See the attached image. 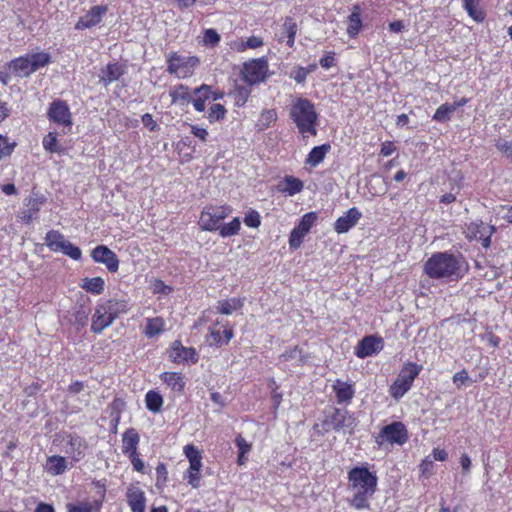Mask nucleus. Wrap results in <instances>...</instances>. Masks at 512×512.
<instances>
[{
    "mask_svg": "<svg viewBox=\"0 0 512 512\" xmlns=\"http://www.w3.org/2000/svg\"><path fill=\"white\" fill-rule=\"evenodd\" d=\"M187 481L193 488H198L200 485V471L188 469Z\"/></svg>",
    "mask_w": 512,
    "mask_h": 512,
    "instance_id": "56",
    "label": "nucleus"
},
{
    "mask_svg": "<svg viewBox=\"0 0 512 512\" xmlns=\"http://www.w3.org/2000/svg\"><path fill=\"white\" fill-rule=\"evenodd\" d=\"M127 502L133 512H145L146 498L139 487H129L126 493Z\"/></svg>",
    "mask_w": 512,
    "mask_h": 512,
    "instance_id": "22",
    "label": "nucleus"
},
{
    "mask_svg": "<svg viewBox=\"0 0 512 512\" xmlns=\"http://www.w3.org/2000/svg\"><path fill=\"white\" fill-rule=\"evenodd\" d=\"M44 198H31L28 202V211L32 212L33 214H36L40 206L43 204Z\"/></svg>",
    "mask_w": 512,
    "mask_h": 512,
    "instance_id": "59",
    "label": "nucleus"
},
{
    "mask_svg": "<svg viewBox=\"0 0 512 512\" xmlns=\"http://www.w3.org/2000/svg\"><path fill=\"white\" fill-rule=\"evenodd\" d=\"M469 379V376H468V373L466 370H461L459 372H457L454 376H453V382L457 385L459 384H464L467 380Z\"/></svg>",
    "mask_w": 512,
    "mask_h": 512,
    "instance_id": "64",
    "label": "nucleus"
},
{
    "mask_svg": "<svg viewBox=\"0 0 512 512\" xmlns=\"http://www.w3.org/2000/svg\"><path fill=\"white\" fill-rule=\"evenodd\" d=\"M235 443L242 454H247L251 450V445L241 435L236 437Z\"/></svg>",
    "mask_w": 512,
    "mask_h": 512,
    "instance_id": "57",
    "label": "nucleus"
},
{
    "mask_svg": "<svg viewBox=\"0 0 512 512\" xmlns=\"http://www.w3.org/2000/svg\"><path fill=\"white\" fill-rule=\"evenodd\" d=\"M379 438H384L389 443L404 444L408 439L407 429L402 422H393L381 429Z\"/></svg>",
    "mask_w": 512,
    "mask_h": 512,
    "instance_id": "11",
    "label": "nucleus"
},
{
    "mask_svg": "<svg viewBox=\"0 0 512 512\" xmlns=\"http://www.w3.org/2000/svg\"><path fill=\"white\" fill-rule=\"evenodd\" d=\"M164 330V320L161 317L148 318L145 326L144 334L148 338H154L161 334Z\"/></svg>",
    "mask_w": 512,
    "mask_h": 512,
    "instance_id": "34",
    "label": "nucleus"
},
{
    "mask_svg": "<svg viewBox=\"0 0 512 512\" xmlns=\"http://www.w3.org/2000/svg\"><path fill=\"white\" fill-rule=\"evenodd\" d=\"M152 290L153 293L155 294H168L169 292H171V288L159 279H155L153 281Z\"/></svg>",
    "mask_w": 512,
    "mask_h": 512,
    "instance_id": "53",
    "label": "nucleus"
},
{
    "mask_svg": "<svg viewBox=\"0 0 512 512\" xmlns=\"http://www.w3.org/2000/svg\"><path fill=\"white\" fill-rule=\"evenodd\" d=\"M184 452L188 460L202 458L200 452L193 445L185 446Z\"/></svg>",
    "mask_w": 512,
    "mask_h": 512,
    "instance_id": "63",
    "label": "nucleus"
},
{
    "mask_svg": "<svg viewBox=\"0 0 512 512\" xmlns=\"http://www.w3.org/2000/svg\"><path fill=\"white\" fill-rule=\"evenodd\" d=\"M232 212L230 206L208 207L202 211L199 225L204 231H215L221 226V221Z\"/></svg>",
    "mask_w": 512,
    "mask_h": 512,
    "instance_id": "7",
    "label": "nucleus"
},
{
    "mask_svg": "<svg viewBox=\"0 0 512 512\" xmlns=\"http://www.w3.org/2000/svg\"><path fill=\"white\" fill-rule=\"evenodd\" d=\"M495 232L494 226L480 222H471L466 226L465 234L470 240L481 241L484 248H488L491 244V236Z\"/></svg>",
    "mask_w": 512,
    "mask_h": 512,
    "instance_id": "10",
    "label": "nucleus"
},
{
    "mask_svg": "<svg viewBox=\"0 0 512 512\" xmlns=\"http://www.w3.org/2000/svg\"><path fill=\"white\" fill-rule=\"evenodd\" d=\"M50 61L51 57L47 52H34L11 60L8 69L15 77L26 78L47 66Z\"/></svg>",
    "mask_w": 512,
    "mask_h": 512,
    "instance_id": "4",
    "label": "nucleus"
},
{
    "mask_svg": "<svg viewBox=\"0 0 512 512\" xmlns=\"http://www.w3.org/2000/svg\"><path fill=\"white\" fill-rule=\"evenodd\" d=\"M64 255L69 256L73 260H79L81 258L82 252L79 247L73 245L71 242L67 241L64 247L60 251Z\"/></svg>",
    "mask_w": 512,
    "mask_h": 512,
    "instance_id": "47",
    "label": "nucleus"
},
{
    "mask_svg": "<svg viewBox=\"0 0 512 512\" xmlns=\"http://www.w3.org/2000/svg\"><path fill=\"white\" fill-rule=\"evenodd\" d=\"M240 220L239 218H234L230 223L221 225L219 230V234L222 237H230L236 235L240 230Z\"/></svg>",
    "mask_w": 512,
    "mask_h": 512,
    "instance_id": "41",
    "label": "nucleus"
},
{
    "mask_svg": "<svg viewBox=\"0 0 512 512\" xmlns=\"http://www.w3.org/2000/svg\"><path fill=\"white\" fill-rule=\"evenodd\" d=\"M382 348L383 341L381 338L366 336L359 342L356 349V355L359 358H365L380 351Z\"/></svg>",
    "mask_w": 512,
    "mask_h": 512,
    "instance_id": "20",
    "label": "nucleus"
},
{
    "mask_svg": "<svg viewBox=\"0 0 512 512\" xmlns=\"http://www.w3.org/2000/svg\"><path fill=\"white\" fill-rule=\"evenodd\" d=\"M139 443V435L133 429L128 430L123 435V452L125 454H135Z\"/></svg>",
    "mask_w": 512,
    "mask_h": 512,
    "instance_id": "33",
    "label": "nucleus"
},
{
    "mask_svg": "<svg viewBox=\"0 0 512 512\" xmlns=\"http://www.w3.org/2000/svg\"><path fill=\"white\" fill-rule=\"evenodd\" d=\"M462 257L450 252H437L424 264L428 277L438 280H458L463 276Z\"/></svg>",
    "mask_w": 512,
    "mask_h": 512,
    "instance_id": "2",
    "label": "nucleus"
},
{
    "mask_svg": "<svg viewBox=\"0 0 512 512\" xmlns=\"http://www.w3.org/2000/svg\"><path fill=\"white\" fill-rule=\"evenodd\" d=\"M290 117L301 134L313 136L317 134L318 114L314 104L308 99L299 97L293 100L290 107Z\"/></svg>",
    "mask_w": 512,
    "mask_h": 512,
    "instance_id": "3",
    "label": "nucleus"
},
{
    "mask_svg": "<svg viewBox=\"0 0 512 512\" xmlns=\"http://www.w3.org/2000/svg\"><path fill=\"white\" fill-rule=\"evenodd\" d=\"M330 145L329 144H323L321 146H316L314 147L307 159H306V164L312 166V167H316L317 165H319L325 158L327 152L330 150Z\"/></svg>",
    "mask_w": 512,
    "mask_h": 512,
    "instance_id": "32",
    "label": "nucleus"
},
{
    "mask_svg": "<svg viewBox=\"0 0 512 512\" xmlns=\"http://www.w3.org/2000/svg\"><path fill=\"white\" fill-rule=\"evenodd\" d=\"M124 73L122 66L119 63H110L100 72V82L105 86L118 80Z\"/></svg>",
    "mask_w": 512,
    "mask_h": 512,
    "instance_id": "25",
    "label": "nucleus"
},
{
    "mask_svg": "<svg viewBox=\"0 0 512 512\" xmlns=\"http://www.w3.org/2000/svg\"><path fill=\"white\" fill-rule=\"evenodd\" d=\"M362 22L360 18V8L355 6L351 15L349 16V24L347 27V32L351 37H354L358 34L361 29Z\"/></svg>",
    "mask_w": 512,
    "mask_h": 512,
    "instance_id": "37",
    "label": "nucleus"
},
{
    "mask_svg": "<svg viewBox=\"0 0 512 512\" xmlns=\"http://www.w3.org/2000/svg\"><path fill=\"white\" fill-rule=\"evenodd\" d=\"M114 320L115 318L108 310L106 305H99L96 308L95 313L93 315L91 330L94 333H101L104 329L109 327Z\"/></svg>",
    "mask_w": 512,
    "mask_h": 512,
    "instance_id": "16",
    "label": "nucleus"
},
{
    "mask_svg": "<svg viewBox=\"0 0 512 512\" xmlns=\"http://www.w3.org/2000/svg\"><path fill=\"white\" fill-rule=\"evenodd\" d=\"M223 336L220 330H210V334L208 336V342L210 345H215L217 347H221L224 345Z\"/></svg>",
    "mask_w": 512,
    "mask_h": 512,
    "instance_id": "50",
    "label": "nucleus"
},
{
    "mask_svg": "<svg viewBox=\"0 0 512 512\" xmlns=\"http://www.w3.org/2000/svg\"><path fill=\"white\" fill-rule=\"evenodd\" d=\"M66 453L69 454L73 461L78 462L85 456L87 443L84 438L76 434H69L65 438Z\"/></svg>",
    "mask_w": 512,
    "mask_h": 512,
    "instance_id": "14",
    "label": "nucleus"
},
{
    "mask_svg": "<svg viewBox=\"0 0 512 512\" xmlns=\"http://www.w3.org/2000/svg\"><path fill=\"white\" fill-rule=\"evenodd\" d=\"M48 118L59 125L70 126L72 124L69 107L62 100H55L50 104Z\"/></svg>",
    "mask_w": 512,
    "mask_h": 512,
    "instance_id": "12",
    "label": "nucleus"
},
{
    "mask_svg": "<svg viewBox=\"0 0 512 512\" xmlns=\"http://www.w3.org/2000/svg\"><path fill=\"white\" fill-rule=\"evenodd\" d=\"M317 220V214L315 212L306 213L299 224L291 231L289 237V245L293 249H297L302 244L303 238L309 232L311 227Z\"/></svg>",
    "mask_w": 512,
    "mask_h": 512,
    "instance_id": "9",
    "label": "nucleus"
},
{
    "mask_svg": "<svg viewBox=\"0 0 512 512\" xmlns=\"http://www.w3.org/2000/svg\"><path fill=\"white\" fill-rule=\"evenodd\" d=\"M302 189V181L293 176H286L284 180L279 184V190L288 193L290 196L301 192Z\"/></svg>",
    "mask_w": 512,
    "mask_h": 512,
    "instance_id": "30",
    "label": "nucleus"
},
{
    "mask_svg": "<svg viewBox=\"0 0 512 512\" xmlns=\"http://www.w3.org/2000/svg\"><path fill=\"white\" fill-rule=\"evenodd\" d=\"M107 7L102 5L93 6L75 25L78 30L91 28L99 24L106 14Z\"/></svg>",
    "mask_w": 512,
    "mask_h": 512,
    "instance_id": "15",
    "label": "nucleus"
},
{
    "mask_svg": "<svg viewBox=\"0 0 512 512\" xmlns=\"http://www.w3.org/2000/svg\"><path fill=\"white\" fill-rule=\"evenodd\" d=\"M212 88L209 85L202 84L200 87H197L193 90V97L196 99H200L203 103H206L207 100L211 99Z\"/></svg>",
    "mask_w": 512,
    "mask_h": 512,
    "instance_id": "44",
    "label": "nucleus"
},
{
    "mask_svg": "<svg viewBox=\"0 0 512 512\" xmlns=\"http://www.w3.org/2000/svg\"><path fill=\"white\" fill-rule=\"evenodd\" d=\"M297 32V24L291 17H286L282 25V32L279 41H284L287 38V45L292 47L295 42V35Z\"/></svg>",
    "mask_w": 512,
    "mask_h": 512,
    "instance_id": "28",
    "label": "nucleus"
},
{
    "mask_svg": "<svg viewBox=\"0 0 512 512\" xmlns=\"http://www.w3.org/2000/svg\"><path fill=\"white\" fill-rule=\"evenodd\" d=\"M496 147L512 161V143L508 141H497Z\"/></svg>",
    "mask_w": 512,
    "mask_h": 512,
    "instance_id": "54",
    "label": "nucleus"
},
{
    "mask_svg": "<svg viewBox=\"0 0 512 512\" xmlns=\"http://www.w3.org/2000/svg\"><path fill=\"white\" fill-rule=\"evenodd\" d=\"M113 317L116 319L120 314L126 313L128 310L127 302L122 300H109L104 303Z\"/></svg>",
    "mask_w": 512,
    "mask_h": 512,
    "instance_id": "42",
    "label": "nucleus"
},
{
    "mask_svg": "<svg viewBox=\"0 0 512 512\" xmlns=\"http://www.w3.org/2000/svg\"><path fill=\"white\" fill-rule=\"evenodd\" d=\"M43 147L49 152H59L60 148L55 133H48L43 139Z\"/></svg>",
    "mask_w": 512,
    "mask_h": 512,
    "instance_id": "46",
    "label": "nucleus"
},
{
    "mask_svg": "<svg viewBox=\"0 0 512 512\" xmlns=\"http://www.w3.org/2000/svg\"><path fill=\"white\" fill-rule=\"evenodd\" d=\"M191 133L197 137L199 140H201L202 142H206L207 141V137H208V131L205 129V128H202V127H199V126H196V125H191Z\"/></svg>",
    "mask_w": 512,
    "mask_h": 512,
    "instance_id": "55",
    "label": "nucleus"
},
{
    "mask_svg": "<svg viewBox=\"0 0 512 512\" xmlns=\"http://www.w3.org/2000/svg\"><path fill=\"white\" fill-rule=\"evenodd\" d=\"M161 379L174 391L181 392L184 389L185 381L180 373L165 372L161 374Z\"/></svg>",
    "mask_w": 512,
    "mask_h": 512,
    "instance_id": "31",
    "label": "nucleus"
},
{
    "mask_svg": "<svg viewBox=\"0 0 512 512\" xmlns=\"http://www.w3.org/2000/svg\"><path fill=\"white\" fill-rule=\"evenodd\" d=\"M331 424L335 431L343 430L348 433H351L356 425L355 418L347 410L343 409H335L331 417Z\"/></svg>",
    "mask_w": 512,
    "mask_h": 512,
    "instance_id": "17",
    "label": "nucleus"
},
{
    "mask_svg": "<svg viewBox=\"0 0 512 512\" xmlns=\"http://www.w3.org/2000/svg\"><path fill=\"white\" fill-rule=\"evenodd\" d=\"M227 110L222 104H213L209 110L207 118L210 123L222 120L226 115Z\"/></svg>",
    "mask_w": 512,
    "mask_h": 512,
    "instance_id": "43",
    "label": "nucleus"
},
{
    "mask_svg": "<svg viewBox=\"0 0 512 512\" xmlns=\"http://www.w3.org/2000/svg\"><path fill=\"white\" fill-rule=\"evenodd\" d=\"M249 94H250V91H249L248 88H246V87H238L236 89V93H235L236 104L238 106H243L247 102Z\"/></svg>",
    "mask_w": 512,
    "mask_h": 512,
    "instance_id": "51",
    "label": "nucleus"
},
{
    "mask_svg": "<svg viewBox=\"0 0 512 512\" xmlns=\"http://www.w3.org/2000/svg\"><path fill=\"white\" fill-rule=\"evenodd\" d=\"M478 4V0H463V6L467 11L468 15L475 19L476 21L483 20V16L481 12L476 10V6Z\"/></svg>",
    "mask_w": 512,
    "mask_h": 512,
    "instance_id": "45",
    "label": "nucleus"
},
{
    "mask_svg": "<svg viewBox=\"0 0 512 512\" xmlns=\"http://www.w3.org/2000/svg\"><path fill=\"white\" fill-rule=\"evenodd\" d=\"M169 357L176 363L189 360L193 363L198 361L195 349L191 347H184L180 341L173 342Z\"/></svg>",
    "mask_w": 512,
    "mask_h": 512,
    "instance_id": "18",
    "label": "nucleus"
},
{
    "mask_svg": "<svg viewBox=\"0 0 512 512\" xmlns=\"http://www.w3.org/2000/svg\"><path fill=\"white\" fill-rule=\"evenodd\" d=\"M243 306V300L240 298H231L228 300L219 301L217 310L224 315H230L234 311L241 309Z\"/></svg>",
    "mask_w": 512,
    "mask_h": 512,
    "instance_id": "35",
    "label": "nucleus"
},
{
    "mask_svg": "<svg viewBox=\"0 0 512 512\" xmlns=\"http://www.w3.org/2000/svg\"><path fill=\"white\" fill-rule=\"evenodd\" d=\"M308 75V71L304 67H298L296 70L292 73V78L297 83H303L306 80V77Z\"/></svg>",
    "mask_w": 512,
    "mask_h": 512,
    "instance_id": "58",
    "label": "nucleus"
},
{
    "mask_svg": "<svg viewBox=\"0 0 512 512\" xmlns=\"http://www.w3.org/2000/svg\"><path fill=\"white\" fill-rule=\"evenodd\" d=\"M360 218L361 213L359 210L355 207H352L344 216H341L336 220L334 229L339 234L346 233L358 223Z\"/></svg>",
    "mask_w": 512,
    "mask_h": 512,
    "instance_id": "21",
    "label": "nucleus"
},
{
    "mask_svg": "<svg viewBox=\"0 0 512 512\" xmlns=\"http://www.w3.org/2000/svg\"><path fill=\"white\" fill-rule=\"evenodd\" d=\"M104 280L101 277L86 278L82 288L93 294H100L104 290Z\"/></svg>",
    "mask_w": 512,
    "mask_h": 512,
    "instance_id": "38",
    "label": "nucleus"
},
{
    "mask_svg": "<svg viewBox=\"0 0 512 512\" xmlns=\"http://www.w3.org/2000/svg\"><path fill=\"white\" fill-rule=\"evenodd\" d=\"M169 95L171 97L172 103L186 105L191 102L193 92H190L188 86L180 84L171 89Z\"/></svg>",
    "mask_w": 512,
    "mask_h": 512,
    "instance_id": "27",
    "label": "nucleus"
},
{
    "mask_svg": "<svg viewBox=\"0 0 512 512\" xmlns=\"http://www.w3.org/2000/svg\"><path fill=\"white\" fill-rule=\"evenodd\" d=\"M15 144H9L8 139L0 135V158L10 155Z\"/></svg>",
    "mask_w": 512,
    "mask_h": 512,
    "instance_id": "52",
    "label": "nucleus"
},
{
    "mask_svg": "<svg viewBox=\"0 0 512 512\" xmlns=\"http://www.w3.org/2000/svg\"><path fill=\"white\" fill-rule=\"evenodd\" d=\"M277 120V112L275 109H266L263 110L258 121H257V129L259 131H263L270 127L272 123Z\"/></svg>",
    "mask_w": 512,
    "mask_h": 512,
    "instance_id": "36",
    "label": "nucleus"
},
{
    "mask_svg": "<svg viewBox=\"0 0 512 512\" xmlns=\"http://www.w3.org/2000/svg\"><path fill=\"white\" fill-rule=\"evenodd\" d=\"M67 241L63 234L55 230L49 231L45 237V244L54 252H60Z\"/></svg>",
    "mask_w": 512,
    "mask_h": 512,
    "instance_id": "29",
    "label": "nucleus"
},
{
    "mask_svg": "<svg viewBox=\"0 0 512 512\" xmlns=\"http://www.w3.org/2000/svg\"><path fill=\"white\" fill-rule=\"evenodd\" d=\"M268 65L264 59H254L244 64L243 79L249 84L253 85L263 81L266 77Z\"/></svg>",
    "mask_w": 512,
    "mask_h": 512,
    "instance_id": "8",
    "label": "nucleus"
},
{
    "mask_svg": "<svg viewBox=\"0 0 512 512\" xmlns=\"http://www.w3.org/2000/svg\"><path fill=\"white\" fill-rule=\"evenodd\" d=\"M91 256L95 262L105 264L110 272H116L119 268L117 255L106 246L99 245L95 247Z\"/></svg>",
    "mask_w": 512,
    "mask_h": 512,
    "instance_id": "13",
    "label": "nucleus"
},
{
    "mask_svg": "<svg viewBox=\"0 0 512 512\" xmlns=\"http://www.w3.org/2000/svg\"><path fill=\"white\" fill-rule=\"evenodd\" d=\"M101 490V499L94 501H82L77 504L68 503L66 505L67 512H100L103 498L105 495L104 485H101L99 481L95 483Z\"/></svg>",
    "mask_w": 512,
    "mask_h": 512,
    "instance_id": "19",
    "label": "nucleus"
},
{
    "mask_svg": "<svg viewBox=\"0 0 512 512\" xmlns=\"http://www.w3.org/2000/svg\"><path fill=\"white\" fill-rule=\"evenodd\" d=\"M147 408L152 412H159L163 404L162 396L155 391H149L145 396Z\"/></svg>",
    "mask_w": 512,
    "mask_h": 512,
    "instance_id": "39",
    "label": "nucleus"
},
{
    "mask_svg": "<svg viewBox=\"0 0 512 512\" xmlns=\"http://www.w3.org/2000/svg\"><path fill=\"white\" fill-rule=\"evenodd\" d=\"M244 223L248 227L258 228L261 224L259 213L255 210H250L244 218Z\"/></svg>",
    "mask_w": 512,
    "mask_h": 512,
    "instance_id": "48",
    "label": "nucleus"
},
{
    "mask_svg": "<svg viewBox=\"0 0 512 512\" xmlns=\"http://www.w3.org/2000/svg\"><path fill=\"white\" fill-rule=\"evenodd\" d=\"M68 468V463L65 457L59 456V455H53L48 457L45 469L46 471L53 475H61L63 474Z\"/></svg>",
    "mask_w": 512,
    "mask_h": 512,
    "instance_id": "26",
    "label": "nucleus"
},
{
    "mask_svg": "<svg viewBox=\"0 0 512 512\" xmlns=\"http://www.w3.org/2000/svg\"><path fill=\"white\" fill-rule=\"evenodd\" d=\"M220 41V35L214 29H207L204 33V43L215 46Z\"/></svg>",
    "mask_w": 512,
    "mask_h": 512,
    "instance_id": "49",
    "label": "nucleus"
},
{
    "mask_svg": "<svg viewBox=\"0 0 512 512\" xmlns=\"http://www.w3.org/2000/svg\"><path fill=\"white\" fill-rule=\"evenodd\" d=\"M129 458H130L131 463H132V465H133V467H134V469H135L136 471H139V472L143 471V469H144V463H143V461L139 458V454H138L137 452H135V454H134V453H133V454H130V455H129Z\"/></svg>",
    "mask_w": 512,
    "mask_h": 512,
    "instance_id": "62",
    "label": "nucleus"
},
{
    "mask_svg": "<svg viewBox=\"0 0 512 512\" xmlns=\"http://www.w3.org/2000/svg\"><path fill=\"white\" fill-rule=\"evenodd\" d=\"M333 391L335 392L337 402L339 404H349L354 397L355 390L352 384L337 379L333 384Z\"/></svg>",
    "mask_w": 512,
    "mask_h": 512,
    "instance_id": "23",
    "label": "nucleus"
},
{
    "mask_svg": "<svg viewBox=\"0 0 512 512\" xmlns=\"http://www.w3.org/2000/svg\"><path fill=\"white\" fill-rule=\"evenodd\" d=\"M199 65V59L195 56H182L172 53L167 57V71L178 78H188L193 75Z\"/></svg>",
    "mask_w": 512,
    "mask_h": 512,
    "instance_id": "6",
    "label": "nucleus"
},
{
    "mask_svg": "<svg viewBox=\"0 0 512 512\" xmlns=\"http://www.w3.org/2000/svg\"><path fill=\"white\" fill-rule=\"evenodd\" d=\"M466 103L467 100L465 98H461L459 101L454 103H444L440 105L433 116V120L437 122H446L450 120L451 114L456 111L457 108L464 106Z\"/></svg>",
    "mask_w": 512,
    "mask_h": 512,
    "instance_id": "24",
    "label": "nucleus"
},
{
    "mask_svg": "<svg viewBox=\"0 0 512 512\" xmlns=\"http://www.w3.org/2000/svg\"><path fill=\"white\" fill-rule=\"evenodd\" d=\"M263 45V41L261 38L256 36H251L247 39V41L243 44L245 48L256 49Z\"/></svg>",
    "mask_w": 512,
    "mask_h": 512,
    "instance_id": "60",
    "label": "nucleus"
},
{
    "mask_svg": "<svg viewBox=\"0 0 512 512\" xmlns=\"http://www.w3.org/2000/svg\"><path fill=\"white\" fill-rule=\"evenodd\" d=\"M282 361H295L297 364L305 362V356L299 346H295L290 350L285 351L280 355Z\"/></svg>",
    "mask_w": 512,
    "mask_h": 512,
    "instance_id": "40",
    "label": "nucleus"
},
{
    "mask_svg": "<svg viewBox=\"0 0 512 512\" xmlns=\"http://www.w3.org/2000/svg\"><path fill=\"white\" fill-rule=\"evenodd\" d=\"M422 365L409 362L403 366L397 378L390 386V394L394 399H400L407 393L422 370Z\"/></svg>",
    "mask_w": 512,
    "mask_h": 512,
    "instance_id": "5",
    "label": "nucleus"
},
{
    "mask_svg": "<svg viewBox=\"0 0 512 512\" xmlns=\"http://www.w3.org/2000/svg\"><path fill=\"white\" fill-rule=\"evenodd\" d=\"M348 481L350 505L358 510L368 508L369 499L376 491L377 476L366 467H355L348 472Z\"/></svg>",
    "mask_w": 512,
    "mask_h": 512,
    "instance_id": "1",
    "label": "nucleus"
},
{
    "mask_svg": "<svg viewBox=\"0 0 512 512\" xmlns=\"http://www.w3.org/2000/svg\"><path fill=\"white\" fill-rule=\"evenodd\" d=\"M142 123L145 127H147L150 131H154L157 127V123L154 121L153 116L149 113H145L142 116Z\"/></svg>",
    "mask_w": 512,
    "mask_h": 512,
    "instance_id": "61",
    "label": "nucleus"
}]
</instances>
